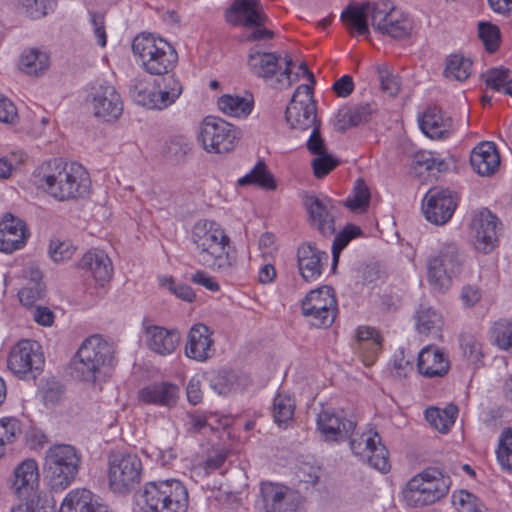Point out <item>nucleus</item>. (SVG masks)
<instances>
[{
    "label": "nucleus",
    "instance_id": "45",
    "mask_svg": "<svg viewBox=\"0 0 512 512\" xmlns=\"http://www.w3.org/2000/svg\"><path fill=\"white\" fill-rule=\"evenodd\" d=\"M238 376L234 371L221 370L210 379L211 388L220 395H225L237 387Z\"/></svg>",
    "mask_w": 512,
    "mask_h": 512
},
{
    "label": "nucleus",
    "instance_id": "6",
    "mask_svg": "<svg viewBox=\"0 0 512 512\" xmlns=\"http://www.w3.org/2000/svg\"><path fill=\"white\" fill-rule=\"evenodd\" d=\"M465 254L455 242L443 243L436 254L427 259V278L434 290L444 293L452 279L463 270Z\"/></svg>",
    "mask_w": 512,
    "mask_h": 512
},
{
    "label": "nucleus",
    "instance_id": "27",
    "mask_svg": "<svg viewBox=\"0 0 512 512\" xmlns=\"http://www.w3.org/2000/svg\"><path fill=\"white\" fill-rule=\"evenodd\" d=\"M78 267L100 286L108 282L113 274L112 262L103 250L95 249L85 253L80 259Z\"/></svg>",
    "mask_w": 512,
    "mask_h": 512
},
{
    "label": "nucleus",
    "instance_id": "60",
    "mask_svg": "<svg viewBox=\"0 0 512 512\" xmlns=\"http://www.w3.org/2000/svg\"><path fill=\"white\" fill-rule=\"evenodd\" d=\"M460 346L463 350L464 356L469 361L476 363L482 357L481 344L472 335H463L460 338Z\"/></svg>",
    "mask_w": 512,
    "mask_h": 512
},
{
    "label": "nucleus",
    "instance_id": "46",
    "mask_svg": "<svg viewBox=\"0 0 512 512\" xmlns=\"http://www.w3.org/2000/svg\"><path fill=\"white\" fill-rule=\"evenodd\" d=\"M497 460L504 470L512 471V430L506 429L502 432L498 448L496 450Z\"/></svg>",
    "mask_w": 512,
    "mask_h": 512
},
{
    "label": "nucleus",
    "instance_id": "35",
    "mask_svg": "<svg viewBox=\"0 0 512 512\" xmlns=\"http://www.w3.org/2000/svg\"><path fill=\"white\" fill-rule=\"evenodd\" d=\"M160 42H165L161 38H156L150 33H141L137 35L132 43V51L138 56L145 70L150 67V63L158 56V52L162 51Z\"/></svg>",
    "mask_w": 512,
    "mask_h": 512
},
{
    "label": "nucleus",
    "instance_id": "55",
    "mask_svg": "<svg viewBox=\"0 0 512 512\" xmlns=\"http://www.w3.org/2000/svg\"><path fill=\"white\" fill-rule=\"evenodd\" d=\"M479 37L488 52L493 53L498 49L500 42V31L497 26L491 23L480 22Z\"/></svg>",
    "mask_w": 512,
    "mask_h": 512
},
{
    "label": "nucleus",
    "instance_id": "54",
    "mask_svg": "<svg viewBox=\"0 0 512 512\" xmlns=\"http://www.w3.org/2000/svg\"><path fill=\"white\" fill-rule=\"evenodd\" d=\"M492 334L499 348L512 350V322L506 320L496 322L493 326Z\"/></svg>",
    "mask_w": 512,
    "mask_h": 512
},
{
    "label": "nucleus",
    "instance_id": "29",
    "mask_svg": "<svg viewBox=\"0 0 512 512\" xmlns=\"http://www.w3.org/2000/svg\"><path fill=\"white\" fill-rule=\"evenodd\" d=\"M449 368L448 356L436 346L428 345L418 354L417 369L425 377H443Z\"/></svg>",
    "mask_w": 512,
    "mask_h": 512
},
{
    "label": "nucleus",
    "instance_id": "8",
    "mask_svg": "<svg viewBox=\"0 0 512 512\" xmlns=\"http://www.w3.org/2000/svg\"><path fill=\"white\" fill-rule=\"evenodd\" d=\"M143 508L151 512H186L188 492L176 479L149 482L142 493Z\"/></svg>",
    "mask_w": 512,
    "mask_h": 512
},
{
    "label": "nucleus",
    "instance_id": "37",
    "mask_svg": "<svg viewBox=\"0 0 512 512\" xmlns=\"http://www.w3.org/2000/svg\"><path fill=\"white\" fill-rule=\"evenodd\" d=\"M217 105L219 110L228 116L246 117L252 111L253 99L251 97L225 94L218 99Z\"/></svg>",
    "mask_w": 512,
    "mask_h": 512
},
{
    "label": "nucleus",
    "instance_id": "47",
    "mask_svg": "<svg viewBox=\"0 0 512 512\" xmlns=\"http://www.w3.org/2000/svg\"><path fill=\"white\" fill-rule=\"evenodd\" d=\"M369 200L370 192L366 183L362 179H357L353 194L345 201V205L352 211L364 210L368 206Z\"/></svg>",
    "mask_w": 512,
    "mask_h": 512
},
{
    "label": "nucleus",
    "instance_id": "43",
    "mask_svg": "<svg viewBox=\"0 0 512 512\" xmlns=\"http://www.w3.org/2000/svg\"><path fill=\"white\" fill-rule=\"evenodd\" d=\"M471 60L459 55H452L446 64L444 75L448 79L466 80L471 74Z\"/></svg>",
    "mask_w": 512,
    "mask_h": 512
},
{
    "label": "nucleus",
    "instance_id": "17",
    "mask_svg": "<svg viewBox=\"0 0 512 512\" xmlns=\"http://www.w3.org/2000/svg\"><path fill=\"white\" fill-rule=\"evenodd\" d=\"M88 105L96 118L106 122L117 120L123 112L120 94L109 84H100L91 89Z\"/></svg>",
    "mask_w": 512,
    "mask_h": 512
},
{
    "label": "nucleus",
    "instance_id": "53",
    "mask_svg": "<svg viewBox=\"0 0 512 512\" xmlns=\"http://www.w3.org/2000/svg\"><path fill=\"white\" fill-rule=\"evenodd\" d=\"M21 433L20 423L16 418L5 417L0 419V444L5 446L13 443Z\"/></svg>",
    "mask_w": 512,
    "mask_h": 512
},
{
    "label": "nucleus",
    "instance_id": "19",
    "mask_svg": "<svg viewBox=\"0 0 512 512\" xmlns=\"http://www.w3.org/2000/svg\"><path fill=\"white\" fill-rule=\"evenodd\" d=\"M260 493L265 512H304L300 494L285 486L265 482Z\"/></svg>",
    "mask_w": 512,
    "mask_h": 512
},
{
    "label": "nucleus",
    "instance_id": "23",
    "mask_svg": "<svg viewBox=\"0 0 512 512\" xmlns=\"http://www.w3.org/2000/svg\"><path fill=\"white\" fill-rule=\"evenodd\" d=\"M30 233L26 223L11 213L0 219V251L10 254L24 247Z\"/></svg>",
    "mask_w": 512,
    "mask_h": 512
},
{
    "label": "nucleus",
    "instance_id": "3",
    "mask_svg": "<svg viewBox=\"0 0 512 512\" xmlns=\"http://www.w3.org/2000/svg\"><path fill=\"white\" fill-rule=\"evenodd\" d=\"M90 177L86 169L76 162L54 159L47 162L42 187L53 198L67 201L86 196L90 189Z\"/></svg>",
    "mask_w": 512,
    "mask_h": 512
},
{
    "label": "nucleus",
    "instance_id": "48",
    "mask_svg": "<svg viewBox=\"0 0 512 512\" xmlns=\"http://www.w3.org/2000/svg\"><path fill=\"white\" fill-rule=\"evenodd\" d=\"M129 93L137 104L149 108L154 90L149 89L145 77L138 76L132 80Z\"/></svg>",
    "mask_w": 512,
    "mask_h": 512
},
{
    "label": "nucleus",
    "instance_id": "41",
    "mask_svg": "<svg viewBox=\"0 0 512 512\" xmlns=\"http://www.w3.org/2000/svg\"><path fill=\"white\" fill-rule=\"evenodd\" d=\"M238 184L240 186L254 184L266 190L276 188L274 177L267 170L266 164L263 161H259L249 173L241 177L238 180Z\"/></svg>",
    "mask_w": 512,
    "mask_h": 512
},
{
    "label": "nucleus",
    "instance_id": "36",
    "mask_svg": "<svg viewBox=\"0 0 512 512\" xmlns=\"http://www.w3.org/2000/svg\"><path fill=\"white\" fill-rule=\"evenodd\" d=\"M416 328L420 334L441 337L442 317L431 307H421L415 316Z\"/></svg>",
    "mask_w": 512,
    "mask_h": 512
},
{
    "label": "nucleus",
    "instance_id": "63",
    "mask_svg": "<svg viewBox=\"0 0 512 512\" xmlns=\"http://www.w3.org/2000/svg\"><path fill=\"white\" fill-rule=\"evenodd\" d=\"M161 285L167 286L170 291L184 301L192 302L195 299L196 295L190 286L185 284H176L173 278L161 279Z\"/></svg>",
    "mask_w": 512,
    "mask_h": 512
},
{
    "label": "nucleus",
    "instance_id": "26",
    "mask_svg": "<svg viewBox=\"0 0 512 512\" xmlns=\"http://www.w3.org/2000/svg\"><path fill=\"white\" fill-rule=\"evenodd\" d=\"M327 260L328 254L310 243L303 244L298 248L297 262L299 272L307 282L315 281L321 276Z\"/></svg>",
    "mask_w": 512,
    "mask_h": 512
},
{
    "label": "nucleus",
    "instance_id": "39",
    "mask_svg": "<svg viewBox=\"0 0 512 512\" xmlns=\"http://www.w3.org/2000/svg\"><path fill=\"white\" fill-rule=\"evenodd\" d=\"M481 77L488 88L512 96V79L509 69L503 67L489 69Z\"/></svg>",
    "mask_w": 512,
    "mask_h": 512
},
{
    "label": "nucleus",
    "instance_id": "32",
    "mask_svg": "<svg viewBox=\"0 0 512 512\" xmlns=\"http://www.w3.org/2000/svg\"><path fill=\"white\" fill-rule=\"evenodd\" d=\"M376 113L377 106L371 103L343 107L337 114L336 128L339 131H345L352 126L372 120Z\"/></svg>",
    "mask_w": 512,
    "mask_h": 512
},
{
    "label": "nucleus",
    "instance_id": "52",
    "mask_svg": "<svg viewBox=\"0 0 512 512\" xmlns=\"http://www.w3.org/2000/svg\"><path fill=\"white\" fill-rule=\"evenodd\" d=\"M356 339L360 349H367L373 354L378 352L382 342L378 331L372 327H360L357 330Z\"/></svg>",
    "mask_w": 512,
    "mask_h": 512
},
{
    "label": "nucleus",
    "instance_id": "13",
    "mask_svg": "<svg viewBox=\"0 0 512 512\" xmlns=\"http://www.w3.org/2000/svg\"><path fill=\"white\" fill-rule=\"evenodd\" d=\"M227 21L233 25L256 27L248 36L249 41L271 39L274 33L263 27L266 16L259 0H235L226 13Z\"/></svg>",
    "mask_w": 512,
    "mask_h": 512
},
{
    "label": "nucleus",
    "instance_id": "56",
    "mask_svg": "<svg viewBox=\"0 0 512 512\" xmlns=\"http://www.w3.org/2000/svg\"><path fill=\"white\" fill-rule=\"evenodd\" d=\"M76 247L69 240L61 241L54 239L50 241L49 254L54 262H63L72 258Z\"/></svg>",
    "mask_w": 512,
    "mask_h": 512
},
{
    "label": "nucleus",
    "instance_id": "1",
    "mask_svg": "<svg viewBox=\"0 0 512 512\" xmlns=\"http://www.w3.org/2000/svg\"><path fill=\"white\" fill-rule=\"evenodd\" d=\"M368 17L375 31L393 39L410 37L414 28V22L409 15L384 2L373 5H349L341 14L345 25L354 28L359 35L368 34Z\"/></svg>",
    "mask_w": 512,
    "mask_h": 512
},
{
    "label": "nucleus",
    "instance_id": "18",
    "mask_svg": "<svg viewBox=\"0 0 512 512\" xmlns=\"http://www.w3.org/2000/svg\"><path fill=\"white\" fill-rule=\"evenodd\" d=\"M357 421L344 410H323L318 414L317 427L325 441L341 442L350 437Z\"/></svg>",
    "mask_w": 512,
    "mask_h": 512
},
{
    "label": "nucleus",
    "instance_id": "62",
    "mask_svg": "<svg viewBox=\"0 0 512 512\" xmlns=\"http://www.w3.org/2000/svg\"><path fill=\"white\" fill-rule=\"evenodd\" d=\"M393 367L398 376H407L413 370V356L407 354L403 348L396 350L393 355Z\"/></svg>",
    "mask_w": 512,
    "mask_h": 512
},
{
    "label": "nucleus",
    "instance_id": "30",
    "mask_svg": "<svg viewBox=\"0 0 512 512\" xmlns=\"http://www.w3.org/2000/svg\"><path fill=\"white\" fill-rule=\"evenodd\" d=\"M180 389L170 382H156L139 390L138 398L145 404L172 408L177 404Z\"/></svg>",
    "mask_w": 512,
    "mask_h": 512
},
{
    "label": "nucleus",
    "instance_id": "31",
    "mask_svg": "<svg viewBox=\"0 0 512 512\" xmlns=\"http://www.w3.org/2000/svg\"><path fill=\"white\" fill-rule=\"evenodd\" d=\"M470 164L474 171L481 176H490L496 172L500 157L494 143L482 142L471 152Z\"/></svg>",
    "mask_w": 512,
    "mask_h": 512
},
{
    "label": "nucleus",
    "instance_id": "59",
    "mask_svg": "<svg viewBox=\"0 0 512 512\" xmlns=\"http://www.w3.org/2000/svg\"><path fill=\"white\" fill-rule=\"evenodd\" d=\"M414 164L416 167H424L430 172H442L447 169V163L443 159L435 158L431 152H422L417 154Z\"/></svg>",
    "mask_w": 512,
    "mask_h": 512
},
{
    "label": "nucleus",
    "instance_id": "22",
    "mask_svg": "<svg viewBox=\"0 0 512 512\" xmlns=\"http://www.w3.org/2000/svg\"><path fill=\"white\" fill-rule=\"evenodd\" d=\"M143 331L148 349L160 356L174 353L181 340L177 329H167L147 320L143 321Z\"/></svg>",
    "mask_w": 512,
    "mask_h": 512
},
{
    "label": "nucleus",
    "instance_id": "9",
    "mask_svg": "<svg viewBox=\"0 0 512 512\" xmlns=\"http://www.w3.org/2000/svg\"><path fill=\"white\" fill-rule=\"evenodd\" d=\"M239 131L225 120L207 116L200 124L197 139L208 153H228L239 139Z\"/></svg>",
    "mask_w": 512,
    "mask_h": 512
},
{
    "label": "nucleus",
    "instance_id": "40",
    "mask_svg": "<svg viewBox=\"0 0 512 512\" xmlns=\"http://www.w3.org/2000/svg\"><path fill=\"white\" fill-rule=\"evenodd\" d=\"M192 149V143L184 135H175L170 137L164 145V156L173 163L184 162L186 156Z\"/></svg>",
    "mask_w": 512,
    "mask_h": 512
},
{
    "label": "nucleus",
    "instance_id": "38",
    "mask_svg": "<svg viewBox=\"0 0 512 512\" xmlns=\"http://www.w3.org/2000/svg\"><path fill=\"white\" fill-rule=\"evenodd\" d=\"M49 66V56L39 49L24 51L19 60V68L28 75H39Z\"/></svg>",
    "mask_w": 512,
    "mask_h": 512
},
{
    "label": "nucleus",
    "instance_id": "10",
    "mask_svg": "<svg viewBox=\"0 0 512 512\" xmlns=\"http://www.w3.org/2000/svg\"><path fill=\"white\" fill-rule=\"evenodd\" d=\"M302 314L317 328L331 326L337 314V302L328 286L311 290L301 303Z\"/></svg>",
    "mask_w": 512,
    "mask_h": 512
},
{
    "label": "nucleus",
    "instance_id": "33",
    "mask_svg": "<svg viewBox=\"0 0 512 512\" xmlns=\"http://www.w3.org/2000/svg\"><path fill=\"white\" fill-rule=\"evenodd\" d=\"M13 488L19 497H29L31 492L38 486L39 473L35 460L23 461L15 469Z\"/></svg>",
    "mask_w": 512,
    "mask_h": 512
},
{
    "label": "nucleus",
    "instance_id": "5",
    "mask_svg": "<svg viewBox=\"0 0 512 512\" xmlns=\"http://www.w3.org/2000/svg\"><path fill=\"white\" fill-rule=\"evenodd\" d=\"M81 455L69 444H55L46 451L44 473L51 490L59 492L70 486L79 472Z\"/></svg>",
    "mask_w": 512,
    "mask_h": 512
},
{
    "label": "nucleus",
    "instance_id": "25",
    "mask_svg": "<svg viewBox=\"0 0 512 512\" xmlns=\"http://www.w3.org/2000/svg\"><path fill=\"white\" fill-rule=\"evenodd\" d=\"M421 131L430 139L442 140L453 133V120L436 106H428L418 118Z\"/></svg>",
    "mask_w": 512,
    "mask_h": 512
},
{
    "label": "nucleus",
    "instance_id": "58",
    "mask_svg": "<svg viewBox=\"0 0 512 512\" xmlns=\"http://www.w3.org/2000/svg\"><path fill=\"white\" fill-rule=\"evenodd\" d=\"M315 177L323 178L337 165L338 160L329 153L317 155L311 162Z\"/></svg>",
    "mask_w": 512,
    "mask_h": 512
},
{
    "label": "nucleus",
    "instance_id": "21",
    "mask_svg": "<svg viewBox=\"0 0 512 512\" xmlns=\"http://www.w3.org/2000/svg\"><path fill=\"white\" fill-rule=\"evenodd\" d=\"M424 214L436 225H443L452 217L457 206L456 198L450 190L432 189L425 196Z\"/></svg>",
    "mask_w": 512,
    "mask_h": 512
},
{
    "label": "nucleus",
    "instance_id": "15",
    "mask_svg": "<svg viewBox=\"0 0 512 512\" xmlns=\"http://www.w3.org/2000/svg\"><path fill=\"white\" fill-rule=\"evenodd\" d=\"M285 119L292 129L308 130L317 123L313 88L301 84L286 108Z\"/></svg>",
    "mask_w": 512,
    "mask_h": 512
},
{
    "label": "nucleus",
    "instance_id": "20",
    "mask_svg": "<svg viewBox=\"0 0 512 512\" xmlns=\"http://www.w3.org/2000/svg\"><path fill=\"white\" fill-rule=\"evenodd\" d=\"M499 225L500 222L496 215L486 208L473 215L471 228L474 231L476 250L488 254L495 249L498 243L497 228Z\"/></svg>",
    "mask_w": 512,
    "mask_h": 512
},
{
    "label": "nucleus",
    "instance_id": "57",
    "mask_svg": "<svg viewBox=\"0 0 512 512\" xmlns=\"http://www.w3.org/2000/svg\"><path fill=\"white\" fill-rule=\"evenodd\" d=\"M44 284L26 283L18 292L20 302L27 307L33 306L44 296Z\"/></svg>",
    "mask_w": 512,
    "mask_h": 512
},
{
    "label": "nucleus",
    "instance_id": "4",
    "mask_svg": "<svg viewBox=\"0 0 512 512\" xmlns=\"http://www.w3.org/2000/svg\"><path fill=\"white\" fill-rule=\"evenodd\" d=\"M114 359L112 346L100 335L86 338L71 360L70 374L73 378L95 383L103 369L111 366Z\"/></svg>",
    "mask_w": 512,
    "mask_h": 512
},
{
    "label": "nucleus",
    "instance_id": "64",
    "mask_svg": "<svg viewBox=\"0 0 512 512\" xmlns=\"http://www.w3.org/2000/svg\"><path fill=\"white\" fill-rule=\"evenodd\" d=\"M310 129L312 131L306 143L308 151L315 156L327 153L325 141L320 134L319 124L316 123Z\"/></svg>",
    "mask_w": 512,
    "mask_h": 512
},
{
    "label": "nucleus",
    "instance_id": "61",
    "mask_svg": "<svg viewBox=\"0 0 512 512\" xmlns=\"http://www.w3.org/2000/svg\"><path fill=\"white\" fill-rule=\"evenodd\" d=\"M378 75L381 83V89L389 96H396L401 87L397 76L391 74L386 68L378 67Z\"/></svg>",
    "mask_w": 512,
    "mask_h": 512
},
{
    "label": "nucleus",
    "instance_id": "34",
    "mask_svg": "<svg viewBox=\"0 0 512 512\" xmlns=\"http://www.w3.org/2000/svg\"><path fill=\"white\" fill-rule=\"evenodd\" d=\"M280 57L271 52L252 50L248 56V66L253 74L265 80H272L281 69Z\"/></svg>",
    "mask_w": 512,
    "mask_h": 512
},
{
    "label": "nucleus",
    "instance_id": "12",
    "mask_svg": "<svg viewBox=\"0 0 512 512\" xmlns=\"http://www.w3.org/2000/svg\"><path fill=\"white\" fill-rule=\"evenodd\" d=\"M44 365V355L38 342L21 340L9 353L7 367L21 379H35Z\"/></svg>",
    "mask_w": 512,
    "mask_h": 512
},
{
    "label": "nucleus",
    "instance_id": "42",
    "mask_svg": "<svg viewBox=\"0 0 512 512\" xmlns=\"http://www.w3.org/2000/svg\"><path fill=\"white\" fill-rule=\"evenodd\" d=\"M159 45L163 50L158 52V56L150 63V67L146 70L149 74H167L176 63L177 54L173 47L168 42H160Z\"/></svg>",
    "mask_w": 512,
    "mask_h": 512
},
{
    "label": "nucleus",
    "instance_id": "50",
    "mask_svg": "<svg viewBox=\"0 0 512 512\" xmlns=\"http://www.w3.org/2000/svg\"><path fill=\"white\" fill-rule=\"evenodd\" d=\"M17 3L28 16L39 19L53 9L56 0H17Z\"/></svg>",
    "mask_w": 512,
    "mask_h": 512
},
{
    "label": "nucleus",
    "instance_id": "28",
    "mask_svg": "<svg viewBox=\"0 0 512 512\" xmlns=\"http://www.w3.org/2000/svg\"><path fill=\"white\" fill-rule=\"evenodd\" d=\"M58 512H109L99 497L85 488H76L64 497Z\"/></svg>",
    "mask_w": 512,
    "mask_h": 512
},
{
    "label": "nucleus",
    "instance_id": "16",
    "mask_svg": "<svg viewBox=\"0 0 512 512\" xmlns=\"http://www.w3.org/2000/svg\"><path fill=\"white\" fill-rule=\"evenodd\" d=\"M303 206L308 215L309 224L313 229L326 237L335 233L337 209L330 198L307 194L303 197Z\"/></svg>",
    "mask_w": 512,
    "mask_h": 512
},
{
    "label": "nucleus",
    "instance_id": "2",
    "mask_svg": "<svg viewBox=\"0 0 512 512\" xmlns=\"http://www.w3.org/2000/svg\"><path fill=\"white\" fill-rule=\"evenodd\" d=\"M194 246V258L198 264L229 274L236 263L230 238L215 221L199 220L195 223L191 235Z\"/></svg>",
    "mask_w": 512,
    "mask_h": 512
},
{
    "label": "nucleus",
    "instance_id": "44",
    "mask_svg": "<svg viewBox=\"0 0 512 512\" xmlns=\"http://www.w3.org/2000/svg\"><path fill=\"white\" fill-rule=\"evenodd\" d=\"M295 401L289 395L278 394L273 401L272 414L279 426L291 421L294 415Z\"/></svg>",
    "mask_w": 512,
    "mask_h": 512
},
{
    "label": "nucleus",
    "instance_id": "51",
    "mask_svg": "<svg viewBox=\"0 0 512 512\" xmlns=\"http://www.w3.org/2000/svg\"><path fill=\"white\" fill-rule=\"evenodd\" d=\"M360 229L353 225L346 226L340 233H338L332 245V261L333 269L336 267L341 251L348 245V243L360 234Z\"/></svg>",
    "mask_w": 512,
    "mask_h": 512
},
{
    "label": "nucleus",
    "instance_id": "7",
    "mask_svg": "<svg viewBox=\"0 0 512 512\" xmlns=\"http://www.w3.org/2000/svg\"><path fill=\"white\" fill-rule=\"evenodd\" d=\"M451 480L436 468H427L411 478L403 497L410 507L431 505L448 494Z\"/></svg>",
    "mask_w": 512,
    "mask_h": 512
},
{
    "label": "nucleus",
    "instance_id": "14",
    "mask_svg": "<svg viewBox=\"0 0 512 512\" xmlns=\"http://www.w3.org/2000/svg\"><path fill=\"white\" fill-rule=\"evenodd\" d=\"M350 449L354 455L366 459L376 470L386 473L390 470L389 453L381 441L379 433L373 428L361 434H350Z\"/></svg>",
    "mask_w": 512,
    "mask_h": 512
},
{
    "label": "nucleus",
    "instance_id": "24",
    "mask_svg": "<svg viewBox=\"0 0 512 512\" xmlns=\"http://www.w3.org/2000/svg\"><path fill=\"white\" fill-rule=\"evenodd\" d=\"M213 346L212 331L205 324L198 323L189 330L184 353L189 359L205 362L214 355Z\"/></svg>",
    "mask_w": 512,
    "mask_h": 512
},
{
    "label": "nucleus",
    "instance_id": "11",
    "mask_svg": "<svg viewBox=\"0 0 512 512\" xmlns=\"http://www.w3.org/2000/svg\"><path fill=\"white\" fill-rule=\"evenodd\" d=\"M142 463L131 453H115L109 457L108 479L110 488L125 494L140 482Z\"/></svg>",
    "mask_w": 512,
    "mask_h": 512
},
{
    "label": "nucleus",
    "instance_id": "49",
    "mask_svg": "<svg viewBox=\"0 0 512 512\" xmlns=\"http://www.w3.org/2000/svg\"><path fill=\"white\" fill-rule=\"evenodd\" d=\"M12 512H56V503L53 497L37 496L13 508Z\"/></svg>",
    "mask_w": 512,
    "mask_h": 512
}]
</instances>
